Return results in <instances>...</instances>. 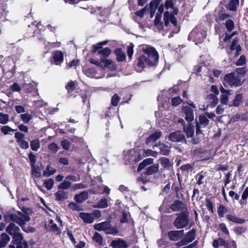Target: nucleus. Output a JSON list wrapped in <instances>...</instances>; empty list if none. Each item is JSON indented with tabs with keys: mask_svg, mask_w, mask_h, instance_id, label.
Instances as JSON below:
<instances>
[{
	"mask_svg": "<svg viewBox=\"0 0 248 248\" xmlns=\"http://www.w3.org/2000/svg\"><path fill=\"white\" fill-rule=\"evenodd\" d=\"M144 53L137 59V65L140 68H144L146 65L153 66L158 62L159 55L155 49L151 46L143 48Z\"/></svg>",
	"mask_w": 248,
	"mask_h": 248,
	"instance_id": "nucleus-1",
	"label": "nucleus"
},
{
	"mask_svg": "<svg viewBox=\"0 0 248 248\" xmlns=\"http://www.w3.org/2000/svg\"><path fill=\"white\" fill-rule=\"evenodd\" d=\"M223 84L225 87H239L243 82L241 81V76L235 73H231L226 75L223 78Z\"/></svg>",
	"mask_w": 248,
	"mask_h": 248,
	"instance_id": "nucleus-2",
	"label": "nucleus"
},
{
	"mask_svg": "<svg viewBox=\"0 0 248 248\" xmlns=\"http://www.w3.org/2000/svg\"><path fill=\"white\" fill-rule=\"evenodd\" d=\"M10 220L16 222L24 230L25 224L26 221L30 220V217L27 213H23L21 212H17L16 214H11L10 217Z\"/></svg>",
	"mask_w": 248,
	"mask_h": 248,
	"instance_id": "nucleus-3",
	"label": "nucleus"
},
{
	"mask_svg": "<svg viewBox=\"0 0 248 248\" xmlns=\"http://www.w3.org/2000/svg\"><path fill=\"white\" fill-rule=\"evenodd\" d=\"M94 228L98 231H105L107 234H116L117 233L116 229L114 228H111L110 222L108 221L95 224Z\"/></svg>",
	"mask_w": 248,
	"mask_h": 248,
	"instance_id": "nucleus-4",
	"label": "nucleus"
},
{
	"mask_svg": "<svg viewBox=\"0 0 248 248\" xmlns=\"http://www.w3.org/2000/svg\"><path fill=\"white\" fill-rule=\"evenodd\" d=\"M196 135L202 134V129L205 128L208 125L209 121L204 115H200L198 119L196 120Z\"/></svg>",
	"mask_w": 248,
	"mask_h": 248,
	"instance_id": "nucleus-5",
	"label": "nucleus"
},
{
	"mask_svg": "<svg viewBox=\"0 0 248 248\" xmlns=\"http://www.w3.org/2000/svg\"><path fill=\"white\" fill-rule=\"evenodd\" d=\"M169 139L171 142L184 143L187 144V141L185 135L181 130H177L170 134Z\"/></svg>",
	"mask_w": 248,
	"mask_h": 248,
	"instance_id": "nucleus-6",
	"label": "nucleus"
},
{
	"mask_svg": "<svg viewBox=\"0 0 248 248\" xmlns=\"http://www.w3.org/2000/svg\"><path fill=\"white\" fill-rule=\"evenodd\" d=\"M12 242L17 245L16 248H27L28 247L27 242L24 241L22 235L20 232L13 236Z\"/></svg>",
	"mask_w": 248,
	"mask_h": 248,
	"instance_id": "nucleus-7",
	"label": "nucleus"
},
{
	"mask_svg": "<svg viewBox=\"0 0 248 248\" xmlns=\"http://www.w3.org/2000/svg\"><path fill=\"white\" fill-rule=\"evenodd\" d=\"M187 216L182 213L175 219L174 225L177 229H181L186 227L187 225Z\"/></svg>",
	"mask_w": 248,
	"mask_h": 248,
	"instance_id": "nucleus-8",
	"label": "nucleus"
},
{
	"mask_svg": "<svg viewBox=\"0 0 248 248\" xmlns=\"http://www.w3.org/2000/svg\"><path fill=\"white\" fill-rule=\"evenodd\" d=\"M182 113L185 117V120L188 123L194 120V115L193 109L189 106H185L182 108Z\"/></svg>",
	"mask_w": 248,
	"mask_h": 248,
	"instance_id": "nucleus-9",
	"label": "nucleus"
},
{
	"mask_svg": "<svg viewBox=\"0 0 248 248\" xmlns=\"http://www.w3.org/2000/svg\"><path fill=\"white\" fill-rule=\"evenodd\" d=\"M164 25L167 27L171 22L175 27L177 26V21L175 17L169 12L166 11L164 14Z\"/></svg>",
	"mask_w": 248,
	"mask_h": 248,
	"instance_id": "nucleus-10",
	"label": "nucleus"
},
{
	"mask_svg": "<svg viewBox=\"0 0 248 248\" xmlns=\"http://www.w3.org/2000/svg\"><path fill=\"white\" fill-rule=\"evenodd\" d=\"M183 233V230L180 231H170L168 232V235L170 240L175 241L181 238Z\"/></svg>",
	"mask_w": 248,
	"mask_h": 248,
	"instance_id": "nucleus-11",
	"label": "nucleus"
},
{
	"mask_svg": "<svg viewBox=\"0 0 248 248\" xmlns=\"http://www.w3.org/2000/svg\"><path fill=\"white\" fill-rule=\"evenodd\" d=\"M220 91L222 93L220 102L222 104L226 105L228 102V96L232 94L231 90H227L223 87L220 88Z\"/></svg>",
	"mask_w": 248,
	"mask_h": 248,
	"instance_id": "nucleus-12",
	"label": "nucleus"
},
{
	"mask_svg": "<svg viewBox=\"0 0 248 248\" xmlns=\"http://www.w3.org/2000/svg\"><path fill=\"white\" fill-rule=\"evenodd\" d=\"M110 245L113 248H127L128 247L126 242L120 238L112 241Z\"/></svg>",
	"mask_w": 248,
	"mask_h": 248,
	"instance_id": "nucleus-13",
	"label": "nucleus"
},
{
	"mask_svg": "<svg viewBox=\"0 0 248 248\" xmlns=\"http://www.w3.org/2000/svg\"><path fill=\"white\" fill-rule=\"evenodd\" d=\"M158 147L160 150V154L163 155H168L170 152V147L164 143H159L158 145L156 144L153 146V148L155 149V147Z\"/></svg>",
	"mask_w": 248,
	"mask_h": 248,
	"instance_id": "nucleus-14",
	"label": "nucleus"
},
{
	"mask_svg": "<svg viewBox=\"0 0 248 248\" xmlns=\"http://www.w3.org/2000/svg\"><path fill=\"white\" fill-rule=\"evenodd\" d=\"M183 131L186 134L187 138H192L194 134V126L191 123L183 127Z\"/></svg>",
	"mask_w": 248,
	"mask_h": 248,
	"instance_id": "nucleus-15",
	"label": "nucleus"
},
{
	"mask_svg": "<svg viewBox=\"0 0 248 248\" xmlns=\"http://www.w3.org/2000/svg\"><path fill=\"white\" fill-rule=\"evenodd\" d=\"M89 198L88 192L87 191H83L78 194L74 196V200L78 203H82Z\"/></svg>",
	"mask_w": 248,
	"mask_h": 248,
	"instance_id": "nucleus-16",
	"label": "nucleus"
},
{
	"mask_svg": "<svg viewBox=\"0 0 248 248\" xmlns=\"http://www.w3.org/2000/svg\"><path fill=\"white\" fill-rule=\"evenodd\" d=\"M162 132L160 130H156L154 133L149 136L145 140V143L148 144L157 140L161 136Z\"/></svg>",
	"mask_w": 248,
	"mask_h": 248,
	"instance_id": "nucleus-17",
	"label": "nucleus"
},
{
	"mask_svg": "<svg viewBox=\"0 0 248 248\" xmlns=\"http://www.w3.org/2000/svg\"><path fill=\"white\" fill-rule=\"evenodd\" d=\"M6 231L7 233H8L11 236H13L16 233L19 232L20 229L19 228L16 226L14 223H11L9 224V225L7 227L6 229Z\"/></svg>",
	"mask_w": 248,
	"mask_h": 248,
	"instance_id": "nucleus-18",
	"label": "nucleus"
},
{
	"mask_svg": "<svg viewBox=\"0 0 248 248\" xmlns=\"http://www.w3.org/2000/svg\"><path fill=\"white\" fill-rule=\"evenodd\" d=\"M170 209L174 212L183 211L185 208L183 202L179 200H175L170 206Z\"/></svg>",
	"mask_w": 248,
	"mask_h": 248,
	"instance_id": "nucleus-19",
	"label": "nucleus"
},
{
	"mask_svg": "<svg viewBox=\"0 0 248 248\" xmlns=\"http://www.w3.org/2000/svg\"><path fill=\"white\" fill-rule=\"evenodd\" d=\"M56 200L58 201H63L68 199V192L62 190H59L55 194Z\"/></svg>",
	"mask_w": 248,
	"mask_h": 248,
	"instance_id": "nucleus-20",
	"label": "nucleus"
},
{
	"mask_svg": "<svg viewBox=\"0 0 248 248\" xmlns=\"http://www.w3.org/2000/svg\"><path fill=\"white\" fill-rule=\"evenodd\" d=\"M53 63L59 65L62 63L63 60V55L61 51H56L53 55Z\"/></svg>",
	"mask_w": 248,
	"mask_h": 248,
	"instance_id": "nucleus-21",
	"label": "nucleus"
},
{
	"mask_svg": "<svg viewBox=\"0 0 248 248\" xmlns=\"http://www.w3.org/2000/svg\"><path fill=\"white\" fill-rule=\"evenodd\" d=\"M195 231L192 230L186 233L185 238L182 239V242L184 244H188L195 239Z\"/></svg>",
	"mask_w": 248,
	"mask_h": 248,
	"instance_id": "nucleus-22",
	"label": "nucleus"
},
{
	"mask_svg": "<svg viewBox=\"0 0 248 248\" xmlns=\"http://www.w3.org/2000/svg\"><path fill=\"white\" fill-rule=\"evenodd\" d=\"M79 217L83 219L84 222L86 223H92L94 220V218L92 215L87 213H80Z\"/></svg>",
	"mask_w": 248,
	"mask_h": 248,
	"instance_id": "nucleus-23",
	"label": "nucleus"
},
{
	"mask_svg": "<svg viewBox=\"0 0 248 248\" xmlns=\"http://www.w3.org/2000/svg\"><path fill=\"white\" fill-rule=\"evenodd\" d=\"M10 237L6 233H2L0 235V247H5L10 240Z\"/></svg>",
	"mask_w": 248,
	"mask_h": 248,
	"instance_id": "nucleus-24",
	"label": "nucleus"
},
{
	"mask_svg": "<svg viewBox=\"0 0 248 248\" xmlns=\"http://www.w3.org/2000/svg\"><path fill=\"white\" fill-rule=\"evenodd\" d=\"M159 170V164H155L152 165L146 169V171L144 173L147 175H152L156 173Z\"/></svg>",
	"mask_w": 248,
	"mask_h": 248,
	"instance_id": "nucleus-25",
	"label": "nucleus"
},
{
	"mask_svg": "<svg viewBox=\"0 0 248 248\" xmlns=\"http://www.w3.org/2000/svg\"><path fill=\"white\" fill-rule=\"evenodd\" d=\"M226 217L228 220L235 223L242 224L245 222L244 219L230 214L227 215Z\"/></svg>",
	"mask_w": 248,
	"mask_h": 248,
	"instance_id": "nucleus-26",
	"label": "nucleus"
},
{
	"mask_svg": "<svg viewBox=\"0 0 248 248\" xmlns=\"http://www.w3.org/2000/svg\"><path fill=\"white\" fill-rule=\"evenodd\" d=\"M190 35L194 37L195 41L197 42H201L205 38L204 34L202 32H196L195 31H193L190 33Z\"/></svg>",
	"mask_w": 248,
	"mask_h": 248,
	"instance_id": "nucleus-27",
	"label": "nucleus"
},
{
	"mask_svg": "<svg viewBox=\"0 0 248 248\" xmlns=\"http://www.w3.org/2000/svg\"><path fill=\"white\" fill-rule=\"evenodd\" d=\"M239 4V0H231L228 4V9L231 11H236Z\"/></svg>",
	"mask_w": 248,
	"mask_h": 248,
	"instance_id": "nucleus-28",
	"label": "nucleus"
},
{
	"mask_svg": "<svg viewBox=\"0 0 248 248\" xmlns=\"http://www.w3.org/2000/svg\"><path fill=\"white\" fill-rule=\"evenodd\" d=\"M153 161L154 159L151 158H148L143 160V161L139 164L138 168V171H140L145 166L153 163Z\"/></svg>",
	"mask_w": 248,
	"mask_h": 248,
	"instance_id": "nucleus-29",
	"label": "nucleus"
},
{
	"mask_svg": "<svg viewBox=\"0 0 248 248\" xmlns=\"http://www.w3.org/2000/svg\"><path fill=\"white\" fill-rule=\"evenodd\" d=\"M116 59L119 62H122L125 60V54L121 49L118 48L115 50Z\"/></svg>",
	"mask_w": 248,
	"mask_h": 248,
	"instance_id": "nucleus-30",
	"label": "nucleus"
},
{
	"mask_svg": "<svg viewBox=\"0 0 248 248\" xmlns=\"http://www.w3.org/2000/svg\"><path fill=\"white\" fill-rule=\"evenodd\" d=\"M207 99L208 100L210 104L213 106L216 105L218 103V98L216 95L213 93H210L207 96Z\"/></svg>",
	"mask_w": 248,
	"mask_h": 248,
	"instance_id": "nucleus-31",
	"label": "nucleus"
},
{
	"mask_svg": "<svg viewBox=\"0 0 248 248\" xmlns=\"http://www.w3.org/2000/svg\"><path fill=\"white\" fill-rule=\"evenodd\" d=\"M226 245V242L223 238H219L214 240L213 243V246L215 248H218L219 246H223Z\"/></svg>",
	"mask_w": 248,
	"mask_h": 248,
	"instance_id": "nucleus-32",
	"label": "nucleus"
},
{
	"mask_svg": "<svg viewBox=\"0 0 248 248\" xmlns=\"http://www.w3.org/2000/svg\"><path fill=\"white\" fill-rule=\"evenodd\" d=\"M108 200L105 198L101 199L97 203V205H93L94 208H105L108 207Z\"/></svg>",
	"mask_w": 248,
	"mask_h": 248,
	"instance_id": "nucleus-33",
	"label": "nucleus"
},
{
	"mask_svg": "<svg viewBox=\"0 0 248 248\" xmlns=\"http://www.w3.org/2000/svg\"><path fill=\"white\" fill-rule=\"evenodd\" d=\"M100 61L104 63V67L105 68H108L110 69L111 70L114 69V66L112 61L110 60H104L102 59H100Z\"/></svg>",
	"mask_w": 248,
	"mask_h": 248,
	"instance_id": "nucleus-34",
	"label": "nucleus"
},
{
	"mask_svg": "<svg viewBox=\"0 0 248 248\" xmlns=\"http://www.w3.org/2000/svg\"><path fill=\"white\" fill-rule=\"evenodd\" d=\"M225 25L227 31L229 32L232 31L234 28V22L231 19H229L226 20Z\"/></svg>",
	"mask_w": 248,
	"mask_h": 248,
	"instance_id": "nucleus-35",
	"label": "nucleus"
},
{
	"mask_svg": "<svg viewBox=\"0 0 248 248\" xmlns=\"http://www.w3.org/2000/svg\"><path fill=\"white\" fill-rule=\"evenodd\" d=\"M56 172V170L53 169L50 165H47L46 169L43 172V175L45 176H49L53 174Z\"/></svg>",
	"mask_w": 248,
	"mask_h": 248,
	"instance_id": "nucleus-36",
	"label": "nucleus"
},
{
	"mask_svg": "<svg viewBox=\"0 0 248 248\" xmlns=\"http://www.w3.org/2000/svg\"><path fill=\"white\" fill-rule=\"evenodd\" d=\"M93 239L94 242L97 243L100 245L103 244V238L101 235L97 232H95L94 233V235L93 237Z\"/></svg>",
	"mask_w": 248,
	"mask_h": 248,
	"instance_id": "nucleus-37",
	"label": "nucleus"
},
{
	"mask_svg": "<svg viewBox=\"0 0 248 248\" xmlns=\"http://www.w3.org/2000/svg\"><path fill=\"white\" fill-rule=\"evenodd\" d=\"M9 121V116L7 114L0 112V123L2 124H6Z\"/></svg>",
	"mask_w": 248,
	"mask_h": 248,
	"instance_id": "nucleus-38",
	"label": "nucleus"
},
{
	"mask_svg": "<svg viewBox=\"0 0 248 248\" xmlns=\"http://www.w3.org/2000/svg\"><path fill=\"white\" fill-rule=\"evenodd\" d=\"M40 142L38 140H34L31 141V147L34 151H37L40 148Z\"/></svg>",
	"mask_w": 248,
	"mask_h": 248,
	"instance_id": "nucleus-39",
	"label": "nucleus"
},
{
	"mask_svg": "<svg viewBox=\"0 0 248 248\" xmlns=\"http://www.w3.org/2000/svg\"><path fill=\"white\" fill-rule=\"evenodd\" d=\"M242 95L238 94L236 95L233 101V105L235 107H238L242 102Z\"/></svg>",
	"mask_w": 248,
	"mask_h": 248,
	"instance_id": "nucleus-40",
	"label": "nucleus"
},
{
	"mask_svg": "<svg viewBox=\"0 0 248 248\" xmlns=\"http://www.w3.org/2000/svg\"><path fill=\"white\" fill-rule=\"evenodd\" d=\"M71 185V183L69 181L64 180L58 186L59 189H68Z\"/></svg>",
	"mask_w": 248,
	"mask_h": 248,
	"instance_id": "nucleus-41",
	"label": "nucleus"
},
{
	"mask_svg": "<svg viewBox=\"0 0 248 248\" xmlns=\"http://www.w3.org/2000/svg\"><path fill=\"white\" fill-rule=\"evenodd\" d=\"M230 16H231L229 14L220 12L217 15V17L216 18V21H217V20H220L221 21H223L225 19L227 20V18Z\"/></svg>",
	"mask_w": 248,
	"mask_h": 248,
	"instance_id": "nucleus-42",
	"label": "nucleus"
},
{
	"mask_svg": "<svg viewBox=\"0 0 248 248\" xmlns=\"http://www.w3.org/2000/svg\"><path fill=\"white\" fill-rule=\"evenodd\" d=\"M20 118L24 123H28L32 119V116L31 114L27 113L21 114L20 115Z\"/></svg>",
	"mask_w": 248,
	"mask_h": 248,
	"instance_id": "nucleus-43",
	"label": "nucleus"
},
{
	"mask_svg": "<svg viewBox=\"0 0 248 248\" xmlns=\"http://www.w3.org/2000/svg\"><path fill=\"white\" fill-rule=\"evenodd\" d=\"M1 132L4 134H10L11 132H13L15 131H16L15 129H12L8 125L3 126L1 128Z\"/></svg>",
	"mask_w": 248,
	"mask_h": 248,
	"instance_id": "nucleus-44",
	"label": "nucleus"
},
{
	"mask_svg": "<svg viewBox=\"0 0 248 248\" xmlns=\"http://www.w3.org/2000/svg\"><path fill=\"white\" fill-rule=\"evenodd\" d=\"M98 53L103 56L108 57L111 53V50L109 48L106 47L103 49L99 50Z\"/></svg>",
	"mask_w": 248,
	"mask_h": 248,
	"instance_id": "nucleus-45",
	"label": "nucleus"
},
{
	"mask_svg": "<svg viewBox=\"0 0 248 248\" xmlns=\"http://www.w3.org/2000/svg\"><path fill=\"white\" fill-rule=\"evenodd\" d=\"M69 207L73 210H75L77 211H81L82 208L78 205L77 203L74 202H71L68 204Z\"/></svg>",
	"mask_w": 248,
	"mask_h": 248,
	"instance_id": "nucleus-46",
	"label": "nucleus"
},
{
	"mask_svg": "<svg viewBox=\"0 0 248 248\" xmlns=\"http://www.w3.org/2000/svg\"><path fill=\"white\" fill-rule=\"evenodd\" d=\"M161 164L165 168H169L171 165L170 160L166 157H163L161 159Z\"/></svg>",
	"mask_w": 248,
	"mask_h": 248,
	"instance_id": "nucleus-47",
	"label": "nucleus"
},
{
	"mask_svg": "<svg viewBox=\"0 0 248 248\" xmlns=\"http://www.w3.org/2000/svg\"><path fill=\"white\" fill-rule=\"evenodd\" d=\"M48 148L53 153H56L59 149V147L58 145L54 142L49 144Z\"/></svg>",
	"mask_w": 248,
	"mask_h": 248,
	"instance_id": "nucleus-48",
	"label": "nucleus"
},
{
	"mask_svg": "<svg viewBox=\"0 0 248 248\" xmlns=\"http://www.w3.org/2000/svg\"><path fill=\"white\" fill-rule=\"evenodd\" d=\"M44 184L45 185L46 187L48 190H50L52 188L54 185V181L52 179H49L45 181Z\"/></svg>",
	"mask_w": 248,
	"mask_h": 248,
	"instance_id": "nucleus-49",
	"label": "nucleus"
},
{
	"mask_svg": "<svg viewBox=\"0 0 248 248\" xmlns=\"http://www.w3.org/2000/svg\"><path fill=\"white\" fill-rule=\"evenodd\" d=\"M182 102V100L180 97H173L171 99V104L173 106L176 107Z\"/></svg>",
	"mask_w": 248,
	"mask_h": 248,
	"instance_id": "nucleus-50",
	"label": "nucleus"
},
{
	"mask_svg": "<svg viewBox=\"0 0 248 248\" xmlns=\"http://www.w3.org/2000/svg\"><path fill=\"white\" fill-rule=\"evenodd\" d=\"M134 45L131 43L127 48V54L128 57L131 59L133 54Z\"/></svg>",
	"mask_w": 248,
	"mask_h": 248,
	"instance_id": "nucleus-51",
	"label": "nucleus"
},
{
	"mask_svg": "<svg viewBox=\"0 0 248 248\" xmlns=\"http://www.w3.org/2000/svg\"><path fill=\"white\" fill-rule=\"evenodd\" d=\"M120 100V97L117 94H114L111 98V104L114 106H117Z\"/></svg>",
	"mask_w": 248,
	"mask_h": 248,
	"instance_id": "nucleus-52",
	"label": "nucleus"
},
{
	"mask_svg": "<svg viewBox=\"0 0 248 248\" xmlns=\"http://www.w3.org/2000/svg\"><path fill=\"white\" fill-rule=\"evenodd\" d=\"M246 231V228L243 227H237L234 229V231L237 235H240Z\"/></svg>",
	"mask_w": 248,
	"mask_h": 248,
	"instance_id": "nucleus-53",
	"label": "nucleus"
},
{
	"mask_svg": "<svg viewBox=\"0 0 248 248\" xmlns=\"http://www.w3.org/2000/svg\"><path fill=\"white\" fill-rule=\"evenodd\" d=\"M61 145L62 148L65 150H68L70 147V142L66 140H64L61 142Z\"/></svg>",
	"mask_w": 248,
	"mask_h": 248,
	"instance_id": "nucleus-54",
	"label": "nucleus"
},
{
	"mask_svg": "<svg viewBox=\"0 0 248 248\" xmlns=\"http://www.w3.org/2000/svg\"><path fill=\"white\" fill-rule=\"evenodd\" d=\"M246 57L244 55H241L238 60L237 61L236 64L237 66L243 65L245 63Z\"/></svg>",
	"mask_w": 248,
	"mask_h": 248,
	"instance_id": "nucleus-55",
	"label": "nucleus"
},
{
	"mask_svg": "<svg viewBox=\"0 0 248 248\" xmlns=\"http://www.w3.org/2000/svg\"><path fill=\"white\" fill-rule=\"evenodd\" d=\"M75 83L72 81L67 83L66 88L68 92H70L71 91H73L75 90Z\"/></svg>",
	"mask_w": 248,
	"mask_h": 248,
	"instance_id": "nucleus-56",
	"label": "nucleus"
},
{
	"mask_svg": "<svg viewBox=\"0 0 248 248\" xmlns=\"http://www.w3.org/2000/svg\"><path fill=\"white\" fill-rule=\"evenodd\" d=\"M29 158L31 163V166H32L34 168V164L36 162L35 155L34 154H33L32 153H30L29 154Z\"/></svg>",
	"mask_w": 248,
	"mask_h": 248,
	"instance_id": "nucleus-57",
	"label": "nucleus"
},
{
	"mask_svg": "<svg viewBox=\"0 0 248 248\" xmlns=\"http://www.w3.org/2000/svg\"><path fill=\"white\" fill-rule=\"evenodd\" d=\"M50 230H51V231L55 232L57 234H60L61 232V230L59 229V228L57 226V224L55 223L52 224L51 225Z\"/></svg>",
	"mask_w": 248,
	"mask_h": 248,
	"instance_id": "nucleus-58",
	"label": "nucleus"
},
{
	"mask_svg": "<svg viewBox=\"0 0 248 248\" xmlns=\"http://www.w3.org/2000/svg\"><path fill=\"white\" fill-rule=\"evenodd\" d=\"M24 137L25 135L21 132L17 131L15 133V138L17 139L18 142L23 140Z\"/></svg>",
	"mask_w": 248,
	"mask_h": 248,
	"instance_id": "nucleus-59",
	"label": "nucleus"
},
{
	"mask_svg": "<svg viewBox=\"0 0 248 248\" xmlns=\"http://www.w3.org/2000/svg\"><path fill=\"white\" fill-rule=\"evenodd\" d=\"M161 19V14L157 13L156 14L155 19L154 20V24L155 26L158 25L159 24H162V22L160 21Z\"/></svg>",
	"mask_w": 248,
	"mask_h": 248,
	"instance_id": "nucleus-60",
	"label": "nucleus"
},
{
	"mask_svg": "<svg viewBox=\"0 0 248 248\" xmlns=\"http://www.w3.org/2000/svg\"><path fill=\"white\" fill-rule=\"evenodd\" d=\"M146 10H147V7L145 6L143 8L141 9L140 10L137 11L135 13V14L138 16H139V17L142 18V17H143L144 14L145 12L146 11Z\"/></svg>",
	"mask_w": 248,
	"mask_h": 248,
	"instance_id": "nucleus-61",
	"label": "nucleus"
},
{
	"mask_svg": "<svg viewBox=\"0 0 248 248\" xmlns=\"http://www.w3.org/2000/svg\"><path fill=\"white\" fill-rule=\"evenodd\" d=\"M10 88L13 92H20L21 91V88L17 83H14L11 86Z\"/></svg>",
	"mask_w": 248,
	"mask_h": 248,
	"instance_id": "nucleus-62",
	"label": "nucleus"
},
{
	"mask_svg": "<svg viewBox=\"0 0 248 248\" xmlns=\"http://www.w3.org/2000/svg\"><path fill=\"white\" fill-rule=\"evenodd\" d=\"M206 205L209 210H210L212 212H213V203L210 199H207L206 200Z\"/></svg>",
	"mask_w": 248,
	"mask_h": 248,
	"instance_id": "nucleus-63",
	"label": "nucleus"
},
{
	"mask_svg": "<svg viewBox=\"0 0 248 248\" xmlns=\"http://www.w3.org/2000/svg\"><path fill=\"white\" fill-rule=\"evenodd\" d=\"M18 142L20 143V146L22 149H27L29 147V143L23 140Z\"/></svg>",
	"mask_w": 248,
	"mask_h": 248,
	"instance_id": "nucleus-64",
	"label": "nucleus"
}]
</instances>
